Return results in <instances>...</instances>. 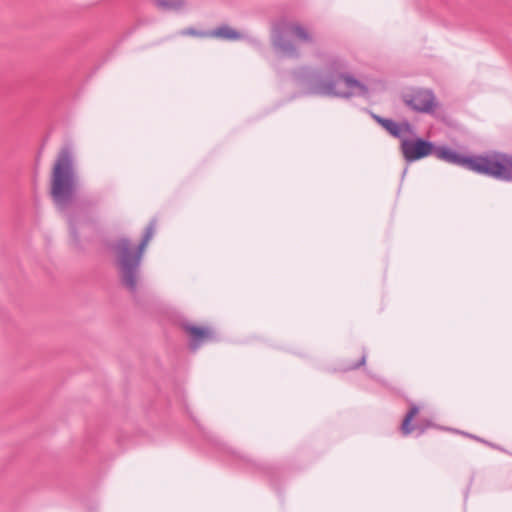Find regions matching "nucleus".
I'll return each instance as SVG.
<instances>
[{
    "label": "nucleus",
    "mask_w": 512,
    "mask_h": 512,
    "mask_svg": "<svg viewBox=\"0 0 512 512\" xmlns=\"http://www.w3.org/2000/svg\"><path fill=\"white\" fill-rule=\"evenodd\" d=\"M347 63L340 57H331L325 65V72L301 67L293 72L298 83L307 94L351 98L354 95L366 96L368 87L347 71Z\"/></svg>",
    "instance_id": "1"
},
{
    "label": "nucleus",
    "mask_w": 512,
    "mask_h": 512,
    "mask_svg": "<svg viewBox=\"0 0 512 512\" xmlns=\"http://www.w3.org/2000/svg\"><path fill=\"white\" fill-rule=\"evenodd\" d=\"M157 221L152 219L145 228L138 246L134 248L129 238L121 237L111 246L121 285L135 295L141 284V262L146 247L156 231Z\"/></svg>",
    "instance_id": "2"
},
{
    "label": "nucleus",
    "mask_w": 512,
    "mask_h": 512,
    "mask_svg": "<svg viewBox=\"0 0 512 512\" xmlns=\"http://www.w3.org/2000/svg\"><path fill=\"white\" fill-rule=\"evenodd\" d=\"M438 159L473 172L504 181H512V155L497 153L492 156H465L446 146H436Z\"/></svg>",
    "instance_id": "3"
},
{
    "label": "nucleus",
    "mask_w": 512,
    "mask_h": 512,
    "mask_svg": "<svg viewBox=\"0 0 512 512\" xmlns=\"http://www.w3.org/2000/svg\"><path fill=\"white\" fill-rule=\"evenodd\" d=\"M77 187L74 153L70 145H65L56 156L50 179V196L59 210H66L73 202Z\"/></svg>",
    "instance_id": "4"
},
{
    "label": "nucleus",
    "mask_w": 512,
    "mask_h": 512,
    "mask_svg": "<svg viewBox=\"0 0 512 512\" xmlns=\"http://www.w3.org/2000/svg\"><path fill=\"white\" fill-rule=\"evenodd\" d=\"M292 38L301 44H316V38L312 31L300 23H278L271 29L270 41L273 50L283 57L299 59L301 52Z\"/></svg>",
    "instance_id": "5"
},
{
    "label": "nucleus",
    "mask_w": 512,
    "mask_h": 512,
    "mask_svg": "<svg viewBox=\"0 0 512 512\" xmlns=\"http://www.w3.org/2000/svg\"><path fill=\"white\" fill-rule=\"evenodd\" d=\"M436 145L426 139H402L400 151L404 160L408 163L415 162L429 155L435 154Z\"/></svg>",
    "instance_id": "6"
},
{
    "label": "nucleus",
    "mask_w": 512,
    "mask_h": 512,
    "mask_svg": "<svg viewBox=\"0 0 512 512\" xmlns=\"http://www.w3.org/2000/svg\"><path fill=\"white\" fill-rule=\"evenodd\" d=\"M179 326L189 336L188 346L191 351L198 350L204 343L219 340L217 332L210 326H197L187 320L181 321Z\"/></svg>",
    "instance_id": "7"
},
{
    "label": "nucleus",
    "mask_w": 512,
    "mask_h": 512,
    "mask_svg": "<svg viewBox=\"0 0 512 512\" xmlns=\"http://www.w3.org/2000/svg\"><path fill=\"white\" fill-rule=\"evenodd\" d=\"M407 107L418 113H434L437 107L435 96L431 90L418 89L402 95Z\"/></svg>",
    "instance_id": "8"
},
{
    "label": "nucleus",
    "mask_w": 512,
    "mask_h": 512,
    "mask_svg": "<svg viewBox=\"0 0 512 512\" xmlns=\"http://www.w3.org/2000/svg\"><path fill=\"white\" fill-rule=\"evenodd\" d=\"M372 118L383 127L391 136L397 139H404L403 133L414 134V128L407 120L396 123L392 119L372 114Z\"/></svg>",
    "instance_id": "9"
},
{
    "label": "nucleus",
    "mask_w": 512,
    "mask_h": 512,
    "mask_svg": "<svg viewBox=\"0 0 512 512\" xmlns=\"http://www.w3.org/2000/svg\"><path fill=\"white\" fill-rule=\"evenodd\" d=\"M209 37L230 41L246 39V35L230 27L227 24L220 25L215 29L210 30Z\"/></svg>",
    "instance_id": "10"
},
{
    "label": "nucleus",
    "mask_w": 512,
    "mask_h": 512,
    "mask_svg": "<svg viewBox=\"0 0 512 512\" xmlns=\"http://www.w3.org/2000/svg\"><path fill=\"white\" fill-rule=\"evenodd\" d=\"M419 413V408L418 406H416L415 404H412L410 406V409L409 411L406 413L403 421H402V424H401V433L404 435V436H407L409 434H411L414 430H418L420 434L424 433L425 431V426H423L422 424H419V425H412L411 422L413 420V418Z\"/></svg>",
    "instance_id": "11"
},
{
    "label": "nucleus",
    "mask_w": 512,
    "mask_h": 512,
    "mask_svg": "<svg viewBox=\"0 0 512 512\" xmlns=\"http://www.w3.org/2000/svg\"><path fill=\"white\" fill-rule=\"evenodd\" d=\"M163 11L179 10L185 6V0H152Z\"/></svg>",
    "instance_id": "12"
},
{
    "label": "nucleus",
    "mask_w": 512,
    "mask_h": 512,
    "mask_svg": "<svg viewBox=\"0 0 512 512\" xmlns=\"http://www.w3.org/2000/svg\"><path fill=\"white\" fill-rule=\"evenodd\" d=\"M181 34L195 37H209V31H199L194 28H187L183 30Z\"/></svg>",
    "instance_id": "13"
},
{
    "label": "nucleus",
    "mask_w": 512,
    "mask_h": 512,
    "mask_svg": "<svg viewBox=\"0 0 512 512\" xmlns=\"http://www.w3.org/2000/svg\"><path fill=\"white\" fill-rule=\"evenodd\" d=\"M69 223H70V233L73 237L74 242L78 245L79 244V235L77 233L76 227L73 224L71 219H70Z\"/></svg>",
    "instance_id": "14"
},
{
    "label": "nucleus",
    "mask_w": 512,
    "mask_h": 512,
    "mask_svg": "<svg viewBox=\"0 0 512 512\" xmlns=\"http://www.w3.org/2000/svg\"><path fill=\"white\" fill-rule=\"evenodd\" d=\"M365 363H366V355L363 354L361 359L356 364H354L352 367H350V369H357V368L365 365Z\"/></svg>",
    "instance_id": "15"
},
{
    "label": "nucleus",
    "mask_w": 512,
    "mask_h": 512,
    "mask_svg": "<svg viewBox=\"0 0 512 512\" xmlns=\"http://www.w3.org/2000/svg\"><path fill=\"white\" fill-rule=\"evenodd\" d=\"M463 434H464L465 436H468V437H470V438H473V439H475V440H477V441H479V442H482V443H485V444H487V445H490V446L494 447V445H492V444L488 443L487 441H485V440H483V439H481V438H479V437H477V436H474V435H471V434H468V433H463Z\"/></svg>",
    "instance_id": "16"
},
{
    "label": "nucleus",
    "mask_w": 512,
    "mask_h": 512,
    "mask_svg": "<svg viewBox=\"0 0 512 512\" xmlns=\"http://www.w3.org/2000/svg\"><path fill=\"white\" fill-rule=\"evenodd\" d=\"M252 43L257 44V40H251Z\"/></svg>",
    "instance_id": "17"
}]
</instances>
